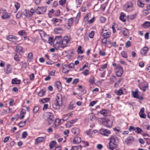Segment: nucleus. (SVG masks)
Returning a JSON list of instances; mask_svg holds the SVG:
<instances>
[{
	"instance_id": "11",
	"label": "nucleus",
	"mask_w": 150,
	"mask_h": 150,
	"mask_svg": "<svg viewBox=\"0 0 150 150\" xmlns=\"http://www.w3.org/2000/svg\"><path fill=\"white\" fill-rule=\"evenodd\" d=\"M62 37L60 35L59 36H56L54 40V42H57L61 44L62 40Z\"/></svg>"
},
{
	"instance_id": "53",
	"label": "nucleus",
	"mask_w": 150,
	"mask_h": 150,
	"mask_svg": "<svg viewBox=\"0 0 150 150\" xmlns=\"http://www.w3.org/2000/svg\"><path fill=\"white\" fill-rule=\"evenodd\" d=\"M62 71L63 73H64V74L67 73L69 71V69H67L62 68Z\"/></svg>"
},
{
	"instance_id": "56",
	"label": "nucleus",
	"mask_w": 150,
	"mask_h": 150,
	"mask_svg": "<svg viewBox=\"0 0 150 150\" xmlns=\"http://www.w3.org/2000/svg\"><path fill=\"white\" fill-rule=\"evenodd\" d=\"M15 6L16 10H18L20 8V5L18 3L16 2L15 4Z\"/></svg>"
},
{
	"instance_id": "32",
	"label": "nucleus",
	"mask_w": 150,
	"mask_h": 150,
	"mask_svg": "<svg viewBox=\"0 0 150 150\" xmlns=\"http://www.w3.org/2000/svg\"><path fill=\"white\" fill-rule=\"evenodd\" d=\"M10 17V14L6 13L2 16L1 18L3 19H7L9 18Z\"/></svg>"
},
{
	"instance_id": "5",
	"label": "nucleus",
	"mask_w": 150,
	"mask_h": 150,
	"mask_svg": "<svg viewBox=\"0 0 150 150\" xmlns=\"http://www.w3.org/2000/svg\"><path fill=\"white\" fill-rule=\"evenodd\" d=\"M46 10V8L45 7H38L35 11V13L37 14H43Z\"/></svg>"
},
{
	"instance_id": "35",
	"label": "nucleus",
	"mask_w": 150,
	"mask_h": 150,
	"mask_svg": "<svg viewBox=\"0 0 150 150\" xmlns=\"http://www.w3.org/2000/svg\"><path fill=\"white\" fill-rule=\"evenodd\" d=\"M14 38H15V36L12 35H10L8 36L6 38L8 40L10 41H13L12 40L13 39H14Z\"/></svg>"
},
{
	"instance_id": "15",
	"label": "nucleus",
	"mask_w": 150,
	"mask_h": 150,
	"mask_svg": "<svg viewBox=\"0 0 150 150\" xmlns=\"http://www.w3.org/2000/svg\"><path fill=\"white\" fill-rule=\"evenodd\" d=\"M121 31L125 36H128L129 35L128 30L126 28H123L122 30Z\"/></svg>"
},
{
	"instance_id": "43",
	"label": "nucleus",
	"mask_w": 150,
	"mask_h": 150,
	"mask_svg": "<svg viewBox=\"0 0 150 150\" xmlns=\"http://www.w3.org/2000/svg\"><path fill=\"white\" fill-rule=\"evenodd\" d=\"M107 38H104L101 41V43L102 44H104L105 46L107 45Z\"/></svg>"
},
{
	"instance_id": "52",
	"label": "nucleus",
	"mask_w": 150,
	"mask_h": 150,
	"mask_svg": "<svg viewBox=\"0 0 150 150\" xmlns=\"http://www.w3.org/2000/svg\"><path fill=\"white\" fill-rule=\"evenodd\" d=\"M94 35V31H92L89 34V37L90 38H93Z\"/></svg>"
},
{
	"instance_id": "4",
	"label": "nucleus",
	"mask_w": 150,
	"mask_h": 150,
	"mask_svg": "<svg viewBox=\"0 0 150 150\" xmlns=\"http://www.w3.org/2000/svg\"><path fill=\"white\" fill-rule=\"evenodd\" d=\"M115 72L117 76L120 77L123 72V69L120 66L118 65L116 68Z\"/></svg>"
},
{
	"instance_id": "48",
	"label": "nucleus",
	"mask_w": 150,
	"mask_h": 150,
	"mask_svg": "<svg viewBox=\"0 0 150 150\" xmlns=\"http://www.w3.org/2000/svg\"><path fill=\"white\" fill-rule=\"evenodd\" d=\"M28 135V133L26 132H24L22 134V137L23 138L25 139L26 138Z\"/></svg>"
},
{
	"instance_id": "60",
	"label": "nucleus",
	"mask_w": 150,
	"mask_h": 150,
	"mask_svg": "<svg viewBox=\"0 0 150 150\" xmlns=\"http://www.w3.org/2000/svg\"><path fill=\"white\" fill-rule=\"evenodd\" d=\"M66 2V0H61L59 1V4L61 5H64Z\"/></svg>"
},
{
	"instance_id": "24",
	"label": "nucleus",
	"mask_w": 150,
	"mask_h": 150,
	"mask_svg": "<svg viewBox=\"0 0 150 150\" xmlns=\"http://www.w3.org/2000/svg\"><path fill=\"white\" fill-rule=\"evenodd\" d=\"M21 82V80H17L16 78H15L12 79V83L13 84H19Z\"/></svg>"
},
{
	"instance_id": "50",
	"label": "nucleus",
	"mask_w": 150,
	"mask_h": 150,
	"mask_svg": "<svg viewBox=\"0 0 150 150\" xmlns=\"http://www.w3.org/2000/svg\"><path fill=\"white\" fill-rule=\"evenodd\" d=\"M18 33L20 36H24L25 35V32L23 30L18 32Z\"/></svg>"
},
{
	"instance_id": "33",
	"label": "nucleus",
	"mask_w": 150,
	"mask_h": 150,
	"mask_svg": "<svg viewBox=\"0 0 150 150\" xmlns=\"http://www.w3.org/2000/svg\"><path fill=\"white\" fill-rule=\"evenodd\" d=\"M55 43V44L54 43H53V45L54 48L56 50H57L59 48L61 44L58 43Z\"/></svg>"
},
{
	"instance_id": "23",
	"label": "nucleus",
	"mask_w": 150,
	"mask_h": 150,
	"mask_svg": "<svg viewBox=\"0 0 150 150\" xmlns=\"http://www.w3.org/2000/svg\"><path fill=\"white\" fill-rule=\"evenodd\" d=\"M62 122V121L61 120L59 119H57L54 122V125L55 128H56L58 125H59L60 123Z\"/></svg>"
},
{
	"instance_id": "64",
	"label": "nucleus",
	"mask_w": 150,
	"mask_h": 150,
	"mask_svg": "<svg viewBox=\"0 0 150 150\" xmlns=\"http://www.w3.org/2000/svg\"><path fill=\"white\" fill-rule=\"evenodd\" d=\"M137 14L136 13H134V14L130 16V18L131 19H133L137 16Z\"/></svg>"
},
{
	"instance_id": "39",
	"label": "nucleus",
	"mask_w": 150,
	"mask_h": 150,
	"mask_svg": "<svg viewBox=\"0 0 150 150\" xmlns=\"http://www.w3.org/2000/svg\"><path fill=\"white\" fill-rule=\"evenodd\" d=\"M100 113L103 115V116H105L107 115V111L105 109H103L101 110L100 111Z\"/></svg>"
},
{
	"instance_id": "18",
	"label": "nucleus",
	"mask_w": 150,
	"mask_h": 150,
	"mask_svg": "<svg viewBox=\"0 0 150 150\" xmlns=\"http://www.w3.org/2000/svg\"><path fill=\"white\" fill-rule=\"evenodd\" d=\"M62 97L61 95L59 93L57 95L56 99V101H58L60 103H62Z\"/></svg>"
},
{
	"instance_id": "62",
	"label": "nucleus",
	"mask_w": 150,
	"mask_h": 150,
	"mask_svg": "<svg viewBox=\"0 0 150 150\" xmlns=\"http://www.w3.org/2000/svg\"><path fill=\"white\" fill-rule=\"evenodd\" d=\"M96 103V101H93L90 103L89 105L93 107Z\"/></svg>"
},
{
	"instance_id": "12",
	"label": "nucleus",
	"mask_w": 150,
	"mask_h": 150,
	"mask_svg": "<svg viewBox=\"0 0 150 150\" xmlns=\"http://www.w3.org/2000/svg\"><path fill=\"white\" fill-rule=\"evenodd\" d=\"M62 104V103H60L58 101H55L52 104L53 108L55 110L59 109L60 105Z\"/></svg>"
},
{
	"instance_id": "29",
	"label": "nucleus",
	"mask_w": 150,
	"mask_h": 150,
	"mask_svg": "<svg viewBox=\"0 0 150 150\" xmlns=\"http://www.w3.org/2000/svg\"><path fill=\"white\" fill-rule=\"evenodd\" d=\"M111 33L109 32H108L104 33L103 36L104 38H107L110 37Z\"/></svg>"
},
{
	"instance_id": "17",
	"label": "nucleus",
	"mask_w": 150,
	"mask_h": 150,
	"mask_svg": "<svg viewBox=\"0 0 150 150\" xmlns=\"http://www.w3.org/2000/svg\"><path fill=\"white\" fill-rule=\"evenodd\" d=\"M71 132L73 134L75 135H77L79 134L80 131L78 128L74 127L72 129Z\"/></svg>"
},
{
	"instance_id": "13",
	"label": "nucleus",
	"mask_w": 150,
	"mask_h": 150,
	"mask_svg": "<svg viewBox=\"0 0 150 150\" xmlns=\"http://www.w3.org/2000/svg\"><path fill=\"white\" fill-rule=\"evenodd\" d=\"M134 140V138L132 136H130L127 138L125 141V142L127 144H129L130 143L132 142Z\"/></svg>"
},
{
	"instance_id": "1",
	"label": "nucleus",
	"mask_w": 150,
	"mask_h": 150,
	"mask_svg": "<svg viewBox=\"0 0 150 150\" xmlns=\"http://www.w3.org/2000/svg\"><path fill=\"white\" fill-rule=\"evenodd\" d=\"M117 137L115 136H111L109 139L110 142L109 143L108 148L110 150H118V148L116 146L115 142Z\"/></svg>"
},
{
	"instance_id": "28",
	"label": "nucleus",
	"mask_w": 150,
	"mask_h": 150,
	"mask_svg": "<svg viewBox=\"0 0 150 150\" xmlns=\"http://www.w3.org/2000/svg\"><path fill=\"white\" fill-rule=\"evenodd\" d=\"M137 4L141 7H143L144 5V4L142 3V0H138Z\"/></svg>"
},
{
	"instance_id": "19",
	"label": "nucleus",
	"mask_w": 150,
	"mask_h": 150,
	"mask_svg": "<svg viewBox=\"0 0 150 150\" xmlns=\"http://www.w3.org/2000/svg\"><path fill=\"white\" fill-rule=\"evenodd\" d=\"M55 86L57 88L59 91H61L62 89L61 83L59 81H57L56 82L55 84Z\"/></svg>"
},
{
	"instance_id": "16",
	"label": "nucleus",
	"mask_w": 150,
	"mask_h": 150,
	"mask_svg": "<svg viewBox=\"0 0 150 150\" xmlns=\"http://www.w3.org/2000/svg\"><path fill=\"white\" fill-rule=\"evenodd\" d=\"M149 50V48L147 47H144L141 51V54L142 55H145L146 54Z\"/></svg>"
},
{
	"instance_id": "3",
	"label": "nucleus",
	"mask_w": 150,
	"mask_h": 150,
	"mask_svg": "<svg viewBox=\"0 0 150 150\" xmlns=\"http://www.w3.org/2000/svg\"><path fill=\"white\" fill-rule=\"evenodd\" d=\"M124 8L127 11H130L132 10L133 4L130 1L127 2L124 5Z\"/></svg>"
},
{
	"instance_id": "26",
	"label": "nucleus",
	"mask_w": 150,
	"mask_h": 150,
	"mask_svg": "<svg viewBox=\"0 0 150 150\" xmlns=\"http://www.w3.org/2000/svg\"><path fill=\"white\" fill-rule=\"evenodd\" d=\"M48 39V42L51 45H52V44L53 42H54V40L53 38L52 37L49 36L47 38V39Z\"/></svg>"
},
{
	"instance_id": "40",
	"label": "nucleus",
	"mask_w": 150,
	"mask_h": 150,
	"mask_svg": "<svg viewBox=\"0 0 150 150\" xmlns=\"http://www.w3.org/2000/svg\"><path fill=\"white\" fill-rule=\"evenodd\" d=\"M110 82L112 83H113L116 80V77L115 76H112L110 78Z\"/></svg>"
},
{
	"instance_id": "41",
	"label": "nucleus",
	"mask_w": 150,
	"mask_h": 150,
	"mask_svg": "<svg viewBox=\"0 0 150 150\" xmlns=\"http://www.w3.org/2000/svg\"><path fill=\"white\" fill-rule=\"evenodd\" d=\"M23 49V48L21 46L17 45L16 47V50L17 52H20Z\"/></svg>"
},
{
	"instance_id": "6",
	"label": "nucleus",
	"mask_w": 150,
	"mask_h": 150,
	"mask_svg": "<svg viewBox=\"0 0 150 150\" xmlns=\"http://www.w3.org/2000/svg\"><path fill=\"white\" fill-rule=\"evenodd\" d=\"M69 41V38L68 37H64V39H62L61 43L62 47L64 48L66 47L67 43Z\"/></svg>"
},
{
	"instance_id": "42",
	"label": "nucleus",
	"mask_w": 150,
	"mask_h": 150,
	"mask_svg": "<svg viewBox=\"0 0 150 150\" xmlns=\"http://www.w3.org/2000/svg\"><path fill=\"white\" fill-rule=\"evenodd\" d=\"M142 131V129L139 127H137L135 128V131L136 133L139 134Z\"/></svg>"
},
{
	"instance_id": "9",
	"label": "nucleus",
	"mask_w": 150,
	"mask_h": 150,
	"mask_svg": "<svg viewBox=\"0 0 150 150\" xmlns=\"http://www.w3.org/2000/svg\"><path fill=\"white\" fill-rule=\"evenodd\" d=\"M41 33L40 34L42 40L45 42H47V38L49 36L45 32L41 31Z\"/></svg>"
},
{
	"instance_id": "59",
	"label": "nucleus",
	"mask_w": 150,
	"mask_h": 150,
	"mask_svg": "<svg viewBox=\"0 0 150 150\" xmlns=\"http://www.w3.org/2000/svg\"><path fill=\"white\" fill-rule=\"evenodd\" d=\"M131 45V43L129 41H128L126 43L125 47H128L130 46Z\"/></svg>"
},
{
	"instance_id": "55",
	"label": "nucleus",
	"mask_w": 150,
	"mask_h": 150,
	"mask_svg": "<svg viewBox=\"0 0 150 150\" xmlns=\"http://www.w3.org/2000/svg\"><path fill=\"white\" fill-rule=\"evenodd\" d=\"M128 130L130 132H131L132 131H135V128L133 126H130Z\"/></svg>"
},
{
	"instance_id": "10",
	"label": "nucleus",
	"mask_w": 150,
	"mask_h": 150,
	"mask_svg": "<svg viewBox=\"0 0 150 150\" xmlns=\"http://www.w3.org/2000/svg\"><path fill=\"white\" fill-rule=\"evenodd\" d=\"M46 136L44 137H38L35 139V144H38L39 143L44 141L46 139Z\"/></svg>"
},
{
	"instance_id": "20",
	"label": "nucleus",
	"mask_w": 150,
	"mask_h": 150,
	"mask_svg": "<svg viewBox=\"0 0 150 150\" xmlns=\"http://www.w3.org/2000/svg\"><path fill=\"white\" fill-rule=\"evenodd\" d=\"M81 142V139L79 137H75L73 140V142L75 144H78L80 143Z\"/></svg>"
},
{
	"instance_id": "38",
	"label": "nucleus",
	"mask_w": 150,
	"mask_h": 150,
	"mask_svg": "<svg viewBox=\"0 0 150 150\" xmlns=\"http://www.w3.org/2000/svg\"><path fill=\"white\" fill-rule=\"evenodd\" d=\"M50 98H47L42 99L41 100V101L42 103H45L47 102H49L50 101Z\"/></svg>"
},
{
	"instance_id": "61",
	"label": "nucleus",
	"mask_w": 150,
	"mask_h": 150,
	"mask_svg": "<svg viewBox=\"0 0 150 150\" xmlns=\"http://www.w3.org/2000/svg\"><path fill=\"white\" fill-rule=\"evenodd\" d=\"M5 72L7 74H9L11 72V70L10 68L8 67L6 69V70H5Z\"/></svg>"
},
{
	"instance_id": "27",
	"label": "nucleus",
	"mask_w": 150,
	"mask_h": 150,
	"mask_svg": "<svg viewBox=\"0 0 150 150\" xmlns=\"http://www.w3.org/2000/svg\"><path fill=\"white\" fill-rule=\"evenodd\" d=\"M56 143V142L54 141H52L49 144L50 148L51 149L54 147L55 146Z\"/></svg>"
},
{
	"instance_id": "58",
	"label": "nucleus",
	"mask_w": 150,
	"mask_h": 150,
	"mask_svg": "<svg viewBox=\"0 0 150 150\" xmlns=\"http://www.w3.org/2000/svg\"><path fill=\"white\" fill-rule=\"evenodd\" d=\"M142 136L143 137H146L144 139H148L149 138V137L150 136L149 134H146V133H144L142 134Z\"/></svg>"
},
{
	"instance_id": "21",
	"label": "nucleus",
	"mask_w": 150,
	"mask_h": 150,
	"mask_svg": "<svg viewBox=\"0 0 150 150\" xmlns=\"http://www.w3.org/2000/svg\"><path fill=\"white\" fill-rule=\"evenodd\" d=\"M46 90L45 89H42L38 93V95L40 97H42L45 94Z\"/></svg>"
},
{
	"instance_id": "57",
	"label": "nucleus",
	"mask_w": 150,
	"mask_h": 150,
	"mask_svg": "<svg viewBox=\"0 0 150 150\" xmlns=\"http://www.w3.org/2000/svg\"><path fill=\"white\" fill-rule=\"evenodd\" d=\"M82 73L85 76H86L89 74V71L87 69H86Z\"/></svg>"
},
{
	"instance_id": "45",
	"label": "nucleus",
	"mask_w": 150,
	"mask_h": 150,
	"mask_svg": "<svg viewBox=\"0 0 150 150\" xmlns=\"http://www.w3.org/2000/svg\"><path fill=\"white\" fill-rule=\"evenodd\" d=\"M39 108L38 106H37L34 107L33 109V112L34 113H36L39 110Z\"/></svg>"
},
{
	"instance_id": "37",
	"label": "nucleus",
	"mask_w": 150,
	"mask_h": 150,
	"mask_svg": "<svg viewBox=\"0 0 150 150\" xmlns=\"http://www.w3.org/2000/svg\"><path fill=\"white\" fill-rule=\"evenodd\" d=\"M121 56L125 58H127V55L126 52L125 51H122L121 53Z\"/></svg>"
},
{
	"instance_id": "34",
	"label": "nucleus",
	"mask_w": 150,
	"mask_h": 150,
	"mask_svg": "<svg viewBox=\"0 0 150 150\" xmlns=\"http://www.w3.org/2000/svg\"><path fill=\"white\" fill-rule=\"evenodd\" d=\"M73 22V18H69L68 21V26L69 27H70V26L71 25Z\"/></svg>"
},
{
	"instance_id": "22",
	"label": "nucleus",
	"mask_w": 150,
	"mask_h": 150,
	"mask_svg": "<svg viewBox=\"0 0 150 150\" xmlns=\"http://www.w3.org/2000/svg\"><path fill=\"white\" fill-rule=\"evenodd\" d=\"M138 90L137 89H136L135 91H132V94L133 95L134 98H139V94L138 93Z\"/></svg>"
},
{
	"instance_id": "44",
	"label": "nucleus",
	"mask_w": 150,
	"mask_h": 150,
	"mask_svg": "<svg viewBox=\"0 0 150 150\" xmlns=\"http://www.w3.org/2000/svg\"><path fill=\"white\" fill-rule=\"evenodd\" d=\"M69 117V116H68L67 115H65L64 117L61 119L62 121V123L64 121L67 120L68 119Z\"/></svg>"
},
{
	"instance_id": "8",
	"label": "nucleus",
	"mask_w": 150,
	"mask_h": 150,
	"mask_svg": "<svg viewBox=\"0 0 150 150\" xmlns=\"http://www.w3.org/2000/svg\"><path fill=\"white\" fill-rule=\"evenodd\" d=\"M100 132L101 134L105 136H108L110 134V131L107 129H101L100 130Z\"/></svg>"
},
{
	"instance_id": "46",
	"label": "nucleus",
	"mask_w": 150,
	"mask_h": 150,
	"mask_svg": "<svg viewBox=\"0 0 150 150\" xmlns=\"http://www.w3.org/2000/svg\"><path fill=\"white\" fill-rule=\"evenodd\" d=\"M82 0H76V2L77 4V7H79L81 5Z\"/></svg>"
},
{
	"instance_id": "36",
	"label": "nucleus",
	"mask_w": 150,
	"mask_h": 150,
	"mask_svg": "<svg viewBox=\"0 0 150 150\" xmlns=\"http://www.w3.org/2000/svg\"><path fill=\"white\" fill-rule=\"evenodd\" d=\"M23 14L26 17H28L30 16L29 11L26 9H25L24 12L23 13Z\"/></svg>"
},
{
	"instance_id": "30",
	"label": "nucleus",
	"mask_w": 150,
	"mask_h": 150,
	"mask_svg": "<svg viewBox=\"0 0 150 150\" xmlns=\"http://www.w3.org/2000/svg\"><path fill=\"white\" fill-rule=\"evenodd\" d=\"M125 16V15L124 13L122 12L121 13L120 18V20L123 22H125V20L124 18Z\"/></svg>"
},
{
	"instance_id": "7",
	"label": "nucleus",
	"mask_w": 150,
	"mask_h": 150,
	"mask_svg": "<svg viewBox=\"0 0 150 150\" xmlns=\"http://www.w3.org/2000/svg\"><path fill=\"white\" fill-rule=\"evenodd\" d=\"M112 120L108 119H105L103 122V124L104 125L107 127L111 128L112 127Z\"/></svg>"
},
{
	"instance_id": "2",
	"label": "nucleus",
	"mask_w": 150,
	"mask_h": 150,
	"mask_svg": "<svg viewBox=\"0 0 150 150\" xmlns=\"http://www.w3.org/2000/svg\"><path fill=\"white\" fill-rule=\"evenodd\" d=\"M46 114L45 119L49 124L50 125L53 122L54 119L53 115L50 112H47Z\"/></svg>"
},
{
	"instance_id": "63",
	"label": "nucleus",
	"mask_w": 150,
	"mask_h": 150,
	"mask_svg": "<svg viewBox=\"0 0 150 150\" xmlns=\"http://www.w3.org/2000/svg\"><path fill=\"white\" fill-rule=\"evenodd\" d=\"M79 80L78 79H75L72 82V84H76L79 82Z\"/></svg>"
},
{
	"instance_id": "25",
	"label": "nucleus",
	"mask_w": 150,
	"mask_h": 150,
	"mask_svg": "<svg viewBox=\"0 0 150 150\" xmlns=\"http://www.w3.org/2000/svg\"><path fill=\"white\" fill-rule=\"evenodd\" d=\"M142 25L143 27L144 28H148L150 26V22L146 21L142 24Z\"/></svg>"
},
{
	"instance_id": "49",
	"label": "nucleus",
	"mask_w": 150,
	"mask_h": 150,
	"mask_svg": "<svg viewBox=\"0 0 150 150\" xmlns=\"http://www.w3.org/2000/svg\"><path fill=\"white\" fill-rule=\"evenodd\" d=\"M54 10L53 9H51L49 12L48 15L50 18L52 17V15L53 14L54 12Z\"/></svg>"
},
{
	"instance_id": "31",
	"label": "nucleus",
	"mask_w": 150,
	"mask_h": 150,
	"mask_svg": "<svg viewBox=\"0 0 150 150\" xmlns=\"http://www.w3.org/2000/svg\"><path fill=\"white\" fill-rule=\"evenodd\" d=\"M33 58V54L31 52L29 53L28 56V60L29 62H31Z\"/></svg>"
},
{
	"instance_id": "14",
	"label": "nucleus",
	"mask_w": 150,
	"mask_h": 150,
	"mask_svg": "<svg viewBox=\"0 0 150 150\" xmlns=\"http://www.w3.org/2000/svg\"><path fill=\"white\" fill-rule=\"evenodd\" d=\"M144 108H141L139 112V115L140 117L143 118H146V114L144 113Z\"/></svg>"
},
{
	"instance_id": "51",
	"label": "nucleus",
	"mask_w": 150,
	"mask_h": 150,
	"mask_svg": "<svg viewBox=\"0 0 150 150\" xmlns=\"http://www.w3.org/2000/svg\"><path fill=\"white\" fill-rule=\"evenodd\" d=\"M26 123V121H21L19 123V126L20 127H22Z\"/></svg>"
},
{
	"instance_id": "47",
	"label": "nucleus",
	"mask_w": 150,
	"mask_h": 150,
	"mask_svg": "<svg viewBox=\"0 0 150 150\" xmlns=\"http://www.w3.org/2000/svg\"><path fill=\"white\" fill-rule=\"evenodd\" d=\"M78 54H82L83 53V50H81V47L79 46L78 48Z\"/></svg>"
},
{
	"instance_id": "54",
	"label": "nucleus",
	"mask_w": 150,
	"mask_h": 150,
	"mask_svg": "<svg viewBox=\"0 0 150 150\" xmlns=\"http://www.w3.org/2000/svg\"><path fill=\"white\" fill-rule=\"evenodd\" d=\"M62 29L61 28H56L54 30V31L55 33H58V31H62Z\"/></svg>"
}]
</instances>
